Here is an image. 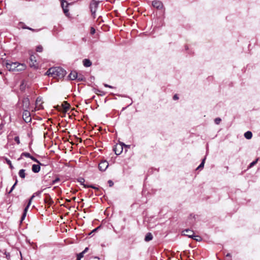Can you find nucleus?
Wrapping results in <instances>:
<instances>
[{
	"instance_id": "f257e3e1",
	"label": "nucleus",
	"mask_w": 260,
	"mask_h": 260,
	"mask_svg": "<svg viewBox=\"0 0 260 260\" xmlns=\"http://www.w3.org/2000/svg\"><path fill=\"white\" fill-rule=\"evenodd\" d=\"M6 68L10 71L20 72L24 71L26 68V65L24 63H20L18 62H9L5 64Z\"/></svg>"
},
{
	"instance_id": "f03ea898",
	"label": "nucleus",
	"mask_w": 260,
	"mask_h": 260,
	"mask_svg": "<svg viewBox=\"0 0 260 260\" xmlns=\"http://www.w3.org/2000/svg\"><path fill=\"white\" fill-rule=\"evenodd\" d=\"M49 76L53 78H62L66 74V71L60 67L50 68L46 73Z\"/></svg>"
},
{
	"instance_id": "7ed1b4c3",
	"label": "nucleus",
	"mask_w": 260,
	"mask_h": 260,
	"mask_svg": "<svg viewBox=\"0 0 260 260\" xmlns=\"http://www.w3.org/2000/svg\"><path fill=\"white\" fill-rule=\"evenodd\" d=\"M23 119L26 122H29L31 121V117L30 112L27 110H25L23 112Z\"/></svg>"
},
{
	"instance_id": "20e7f679",
	"label": "nucleus",
	"mask_w": 260,
	"mask_h": 260,
	"mask_svg": "<svg viewBox=\"0 0 260 260\" xmlns=\"http://www.w3.org/2000/svg\"><path fill=\"white\" fill-rule=\"evenodd\" d=\"M99 4V2H96L95 1H93L91 3L90 5V10L92 13V14H94L95 13L96 10L98 7Z\"/></svg>"
},
{
	"instance_id": "39448f33",
	"label": "nucleus",
	"mask_w": 260,
	"mask_h": 260,
	"mask_svg": "<svg viewBox=\"0 0 260 260\" xmlns=\"http://www.w3.org/2000/svg\"><path fill=\"white\" fill-rule=\"evenodd\" d=\"M29 65L31 68H37L38 67L36 56L33 55H31L29 57Z\"/></svg>"
},
{
	"instance_id": "423d86ee",
	"label": "nucleus",
	"mask_w": 260,
	"mask_h": 260,
	"mask_svg": "<svg viewBox=\"0 0 260 260\" xmlns=\"http://www.w3.org/2000/svg\"><path fill=\"white\" fill-rule=\"evenodd\" d=\"M109 166L108 162L106 160H103L100 162L99 165V168L101 171H105Z\"/></svg>"
},
{
	"instance_id": "0eeeda50",
	"label": "nucleus",
	"mask_w": 260,
	"mask_h": 260,
	"mask_svg": "<svg viewBox=\"0 0 260 260\" xmlns=\"http://www.w3.org/2000/svg\"><path fill=\"white\" fill-rule=\"evenodd\" d=\"M113 150L116 155H119L122 151L123 145L121 144L116 145Z\"/></svg>"
},
{
	"instance_id": "6e6552de",
	"label": "nucleus",
	"mask_w": 260,
	"mask_h": 260,
	"mask_svg": "<svg viewBox=\"0 0 260 260\" xmlns=\"http://www.w3.org/2000/svg\"><path fill=\"white\" fill-rule=\"evenodd\" d=\"M61 7L63 10V12L66 16H69V10L67 9L68 4L66 2L63 0H61Z\"/></svg>"
},
{
	"instance_id": "1a4fd4ad",
	"label": "nucleus",
	"mask_w": 260,
	"mask_h": 260,
	"mask_svg": "<svg viewBox=\"0 0 260 260\" xmlns=\"http://www.w3.org/2000/svg\"><path fill=\"white\" fill-rule=\"evenodd\" d=\"M152 5L157 9H161L163 7L162 3L159 1H153L152 2Z\"/></svg>"
},
{
	"instance_id": "9d476101",
	"label": "nucleus",
	"mask_w": 260,
	"mask_h": 260,
	"mask_svg": "<svg viewBox=\"0 0 260 260\" xmlns=\"http://www.w3.org/2000/svg\"><path fill=\"white\" fill-rule=\"evenodd\" d=\"M184 233V235L188 236L189 238H193V232L190 230H186L183 232Z\"/></svg>"
},
{
	"instance_id": "9b49d317",
	"label": "nucleus",
	"mask_w": 260,
	"mask_h": 260,
	"mask_svg": "<svg viewBox=\"0 0 260 260\" xmlns=\"http://www.w3.org/2000/svg\"><path fill=\"white\" fill-rule=\"evenodd\" d=\"M69 77L71 80H75L78 78V74L76 71H72L69 75Z\"/></svg>"
},
{
	"instance_id": "f8f14e48",
	"label": "nucleus",
	"mask_w": 260,
	"mask_h": 260,
	"mask_svg": "<svg viewBox=\"0 0 260 260\" xmlns=\"http://www.w3.org/2000/svg\"><path fill=\"white\" fill-rule=\"evenodd\" d=\"M40 165H33L32 166V171L34 173H38L40 171Z\"/></svg>"
},
{
	"instance_id": "ddd939ff",
	"label": "nucleus",
	"mask_w": 260,
	"mask_h": 260,
	"mask_svg": "<svg viewBox=\"0 0 260 260\" xmlns=\"http://www.w3.org/2000/svg\"><path fill=\"white\" fill-rule=\"evenodd\" d=\"M83 64L86 67H89L91 65V62L89 59H84L83 61Z\"/></svg>"
},
{
	"instance_id": "4468645a",
	"label": "nucleus",
	"mask_w": 260,
	"mask_h": 260,
	"mask_svg": "<svg viewBox=\"0 0 260 260\" xmlns=\"http://www.w3.org/2000/svg\"><path fill=\"white\" fill-rule=\"evenodd\" d=\"M30 205H29V203H28L27 205L26 206V207L25 208L24 210V212H23V214L21 217V221H22L25 217L26 216V213L27 212V210L29 208V207Z\"/></svg>"
},
{
	"instance_id": "2eb2a0df",
	"label": "nucleus",
	"mask_w": 260,
	"mask_h": 260,
	"mask_svg": "<svg viewBox=\"0 0 260 260\" xmlns=\"http://www.w3.org/2000/svg\"><path fill=\"white\" fill-rule=\"evenodd\" d=\"M19 176L21 178H24L25 177V170L24 169H21L19 171Z\"/></svg>"
},
{
	"instance_id": "dca6fc26",
	"label": "nucleus",
	"mask_w": 260,
	"mask_h": 260,
	"mask_svg": "<svg viewBox=\"0 0 260 260\" xmlns=\"http://www.w3.org/2000/svg\"><path fill=\"white\" fill-rule=\"evenodd\" d=\"M245 137L247 139H250L252 138V134L250 131H248L244 134Z\"/></svg>"
},
{
	"instance_id": "f3484780",
	"label": "nucleus",
	"mask_w": 260,
	"mask_h": 260,
	"mask_svg": "<svg viewBox=\"0 0 260 260\" xmlns=\"http://www.w3.org/2000/svg\"><path fill=\"white\" fill-rule=\"evenodd\" d=\"M152 235L151 233H148L145 237V240L146 241H149L152 239Z\"/></svg>"
},
{
	"instance_id": "a211bd4d",
	"label": "nucleus",
	"mask_w": 260,
	"mask_h": 260,
	"mask_svg": "<svg viewBox=\"0 0 260 260\" xmlns=\"http://www.w3.org/2000/svg\"><path fill=\"white\" fill-rule=\"evenodd\" d=\"M23 156H25V157H26L30 158V157H31V155H30V154L29 153H28V152H23V153L21 154V156H20V158H19L18 159V160H20Z\"/></svg>"
},
{
	"instance_id": "6ab92c4d",
	"label": "nucleus",
	"mask_w": 260,
	"mask_h": 260,
	"mask_svg": "<svg viewBox=\"0 0 260 260\" xmlns=\"http://www.w3.org/2000/svg\"><path fill=\"white\" fill-rule=\"evenodd\" d=\"M84 181H85V180H84V178H80L78 179V182H79L80 183V184H81V185H82L84 186V187H85V188H87V186L88 185H86V184H84Z\"/></svg>"
},
{
	"instance_id": "aec40b11",
	"label": "nucleus",
	"mask_w": 260,
	"mask_h": 260,
	"mask_svg": "<svg viewBox=\"0 0 260 260\" xmlns=\"http://www.w3.org/2000/svg\"><path fill=\"white\" fill-rule=\"evenodd\" d=\"M63 107L64 109L67 111L69 108V104L67 102H64Z\"/></svg>"
},
{
	"instance_id": "412c9836",
	"label": "nucleus",
	"mask_w": 260,
	"mask_h": 260,
	"mask_svg": "<svg viewBox=\"0 0 260 260\" xmlns=\"http://www.w3.org/2000/svg\"><path fill=\"white\" fill-rule=\"evenodd\" d=\"M205 161V158L203 159L201 164L199 165V166L197 168V169H202L204 167V164Z\"/></svg>"
},
{
	"instance_id": "4be33fe9",
	"label": "nucleus",
	"mask_w": 260,
	"mask_h": 260,
	"mask_svg": "<svg viewBox=\"0 0 260 260\" xmlns=\"http://www.w3.org/2000/svg\"><path fill=\"white\" fill-rule=\"evenodd\" d=\"M59 178H57L56 179H55V180H53L49 184L50 186H51L54 184H55L56 182H58L59 181ZM50 186H49V187H50Z\"/></svg>"
},
{
	"instance_id": "5701e85b",
	"label": "nucleus",
	"mask_w": 260,
	"mask_h": 260,
	"mask_svg": "<svg viewBox=\"0 0 260 260\" xmlns=\"http://www.w3.org/2000/svg\"><path fill=\"white\" fill-rule=\"evenodd\" d=\"M36 51L39 52H41L43 51V47L41 45H39L37 47Z\"/></svg>"
},
{
	"instance_id": "b1692460",
	"label": "nucleus",
	"mask_w": 260,
	"mask_h": 260,
	"mask_svg": "<svg viewBox=\"0 0 260 260\" xmlns=\"http://www.w3.org/2000/svg\"><path fill=\"white\" fill-rule=\"evenodd\" d=\"M6 162L10 166V167L11 169L14 168L13 165H12L11 161L9 159H6Z\"/></svg>"
},
{
	"instance_id": "393cba45",
	"label": "nucleus",
	"mask_w": 260,
	"mask_h": 260,
	"mask_svg": "<svg viewBox=\"0 0 260 260\" xmlns=\"http://www.w3.org/2000/svg\"><path fill=\"white\" fill-rule=\"evenodd\" d=\"M257 160H258V159H256L255 160L252 161L251 163H250V165H249V167L251 168L252 167H253V166H254L257 162Z\"/></svg>"
},
{
	"instance_id": "a878e982",
	"label": "nucleus",
	"mask_w": 260,
	"mask_h": 260,
	"mask_svg": "<svg viewBox=\"0 0 260 260\" xmlns=\"http://www.w3.org/2000/svg\"><path fill=\"white\" fill-rule=\"evenodd\" d=\"M193 239L196 240L197 241H200L201 240V238L200 236H193Z\"/></svg>"
},
{
	"instance_id": "bb28decb",
	"label": "nucleus",
	"mask_w": 260,
	"mask_h": 260,
	"mask_svg": "<svg viewBox=\"0 0 260 260\" xmlns=\"http://www.w3.org/2000/svg\"><path fill=\"white\" fill-rule=\"evenodd\" d=\"M17 183V180H16L15 183H14V184L12 186V187H11V188L10 190L9 191V193H10L13 191V190L14 189L15 186V185H16Z\"/></svg>"
},
{
	"instance_id": "cd10ccee",
	"label": "nucleus",
	"mask_w": 260,
	"mask_h": 260,
	"mask_svg": "<svg viewBox=\"0 0 260 260\" xmlns=\"http://www.w3.org/2000/svg\"><path fill=\"white\" fill-rule=\"evenodd\" d=\"M14 140L18 144H20V140H19V138L18 136H16L14 138Z\"/></svg>"
},
{
	"instance_id": "c85d7f7f",
	"label": "nucleus",
	"mask_w": 260,
	"mask_h": 260,
	"mask_svg": "<svg viewBox=\"0 0 260 260\" xmlns=\"http://www.w3.org/2000/svg\"><path fill=\"white\" fill-rule=\"evenodd\" d=\"M214 121L216 124H218L221 121V119L220 118H216Z\"/></svg>"
},
{
	"instance_id": "c756f323",
	"label": "nucleus",
	"mask_w": 260,
	"mask_h": 260,
	"mask_svg": "<svg viewBox=\"0 0 260 260\" xmlns=\"http://www.w3.org/2000/svg\"><path fill=\"white\" fill-rule=\"evenodd\" d=\"M30 158H31L34 161L39 164L40 165H41V164L36 158H35L34 157L31 156Z\"/></svg>"
},
{
	"instance_id": "7c9ffc66",
	"label": "nucleus",
	"mask_w": 260,
	"mask_h": 260,
	"mask_svg": "<svg viewBox=\"0 0 260 260\" xmlns=\"http://www.w3.org/2000/svg\"><path fill=\"white\" fill-rule=\"evenodd\" d=\"M35 194H34L31 197V198H30V199L29 200V201H28V203H29V205H30L31 203V201L32 200V199L35 198Z\"/></svg>"
},
{
	"instance_id": "2f4dec72",
	"label": "nucleus",
	"mask_w": 260,
	"mask_h": 260,
	"mask_svg": "<svg viewBox=\"0 0 260 260\" xmlns=\"http://www.w3.org/2000/svg\"><path fill=\"white\" fill-rule=\"evenodd\" d=\"M87 187H91V188H93V189H94L95 190H98L99 189L98 187H97L96 186H93V185H88L87 186Z\"/></svg>"
},
{
	"instance_id": "473e14b6",
	"label": "nucleus",
	"mask_w": 260,
	"mask_h": 260,
	"mask_svg": "<svg viewBox=\"0 0 260 260\" xmlns=\"http://www.w3.org/2000/svg\"><path fill=\"white\" fill-rule=\"evenodd\" d=\"M84 254V253H83V252H81V253H79V254L77 255V256H78V257H79V258H81L82 257H83Z\"/></svg>"
},
{
	"instance_id": "72a5a7b5",
	"label": "nucleus",
	"mask_w": 260,
	"mask_h": 260,
	"mask_svg": "<svg viewBox=\"0 0 260 260\" xmlns=\"http://www.w3.org/2000/svg\"><path fill=\"white\" fill-rule=\"evenodd\" d=\"M95 29L93 27H91V30H90L91 34L93 35L95 33Z\"/></svg>"
},
{
	"instance_id": "f704fd0d",
	"label": "nucleus",
	"mask_w": 260,
	"mask_h": 260,
	"mask_svg": "<svg viewBox=\"0 0 260 260\" xmlns=\"http://www.w3.org/2000/svg\"><path fill=\"white\" fill-rule=\"evenodd\" d=\"M108 183L110 187H111L113 185V182H112V181H111L110 180L108 181Z\"/></svg>"
},
{
	"instance_id": "c9c22d12",
	"label": "nucleus",
	"mask_w": 260,
	"mask_h": 260,
	"mask_svg": "<svg viewBox=\"0 0 260 260\" xmlns=\"http://www.w3.org/2000/svg\"><path fill=\"white\" fill-rule=\"evenodd\" d=\"M41 192H42V191H39L36 192L34 194H35V196H39L41 194Z\"/></svg>"
},
{
	"instance_id": "e433bc0d",
	"label": "nucleus",
	"mask_w": 260,
	"mask_h": 260,
	"mask_svg": "<svg viewBox=\"0 0 260 260\" xmlns=\"http://www.w3.org/2000/svg\"><path fill=\"white\" fill-rule=\"evenodd\" d=\"M77 79L79 81H82V80H83V77L82 76H80L78 75V78H77Z\"/></svg>"
},
{
	"instance_id": "4c0bfd02",
	"label": "nucleus",
	"mask_w": 260,
	"mask_h": 260,
	"mask_svg": "<svg viewBox=\"0 0 260 260\" xmlns=\"http://www.w3.org/2000/svg\"><path fill=\"white\" fill-rule=\"evenodd\" d=\"M104 85L105 87H106L113 88L112 86H111L110 85H108L107 84H105V83L104 84Z\"/></svg>"
},
{
	"instance_id": "58836bf2",
	"label": "nucleus",
	"mask_w": 260,
	"mask_h": 260,
	"mask_svg": "<svg viewBox=\"0 0 260 260\" xmlns=\"http://www.w3.org/2000/svg\"><path fill=\"white\" fill-rule=\"evenodd\" d=\"M88 250V247H86L85 248V249L82 252H83V253H85L86 252H87Z\"/></svg>"
},
{
	"instance_id": "ea45409f",
	"label": "nucleus",
	"mask_w": 260,
	"mask_h": 260,
	"mask_svg": "<svg viewBox=\"0 0 260 260\" xmlns=\"http://www.w3.org/2000/svg\"><path fill=\"white\" fill-rule=\"evenodd\" d=\"M173 99L176 100H178V97L177 96V95L175 94L173 96Z\"/></svg>"
},
{
	"instance_id": "a19ab883",
	"label": "nucleus",
	"mask_w": 260,
	"mask_h": 260,
	"mask_svg": "<svg viewBox=\"0 0 260 260\" xmlns=\"http://www.w3.org/2000/svg\"><path fill=\"white\" fill-rule=\"evenodd\" d=\"M23 102H24V103H28V99H25V100L23 101Z\"/></svg>"
},
{
	"instance_id": "79ce46f5",
	"label": "nucleus",
	"mask_w": 260,
	"mask_h": 260,
	"mask_svg": "<svg viewBox=\"0 0 260 260\" xmlns=\"http://www.w3.org/2000/svg\"><path fill=\"white\" fill-rule=\"evenodd\" d=\"M226 256H229V257H231V255L230 253H228L226 255Z\"/></svg>"
},
{
	"instance_id": "37998d69",
	"label": "nucleus",
	"mask_w": 260,
	"mask_h": 260,
	"mask_svg": "<svg viewBox=\"0 0 260 260\" xmlns=\"http://www.w3.org/2000/svg\"><path fill=\"white\" fill-rule=\"evenodd\" d=\"M80 259H81V258H79V257L77 256V258L76 260H80Z\"/></svg>"
},
{
	"instance_id": "c03bdc74",
	"label": "nucleus",
	"mask_w": 260,
	"mask_h": 260,
	"mask_svg": "<svg viewBox=\"0 0 260 260\" xmlns=\"http://www.w3.org/2000/svg\"><path fill=\"white\" fill-rule=\"evenodd\" d=\"M38 102H39V100H38V99L37 100V101H36L37 103H38Z\"/></svg>"
},
{
	"instance_id": "a18cd8bd",
	"label": "nucleus",
	"mask_w": 260,
	"mask_h": 260,
	"mask_svg": "<svg viewBox=\"0 0 260 260\" xmlns=\"http://www.w3.org/2000/svg\"><path fill=\"white\" fill-rule=\"evenodd\" d=\"M73 199L75 200L76 199V198L74 197V198H73Z\"/></svg>"
},
{
	"instance_id": "49530a36",
	"label": "nucleus",
	"mask_w": 260,
	"mask_h": 260,
	"mask_svg": "<svg viewBox=\"0 0 260 260\" xmlns=\"http://www.w3.org/2000/svg\"><path fill=\"white\" fill-rule=\"evenodd\" d=\"M5 254L6 255V256H8V255H7L6 253H5Z\"/></svg>"
}]
</instances>
